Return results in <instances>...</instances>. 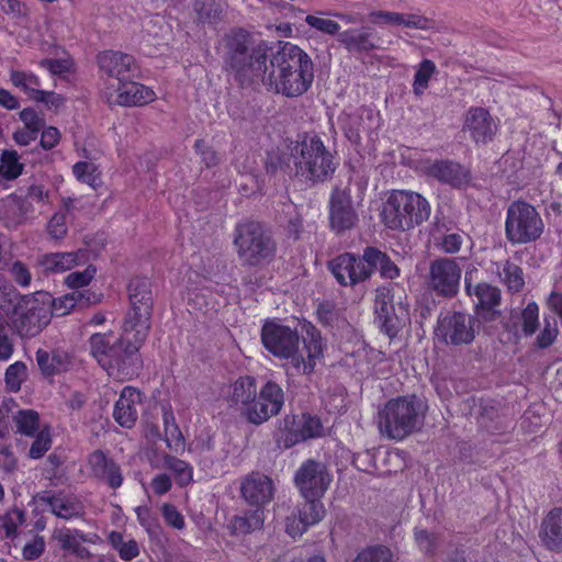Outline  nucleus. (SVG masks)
<instances>
[{
	"label": "nucleus",
	"mask_w": 562,
	"mask_h": 562,
	"mask_svg": "<svg viewBox=\"0 0 562 562\" xmlns=\"http://www.w3.org/2000/svg\"><path fill=\"white\" fill-rule=\"evenodd\" d=\"M276 44L256 38L243 27H233L221 40L223 69L240 87L262 82Z\"/></svg>",
	"instance_id": "nucleus-1"
},
{
	"label": "nucleus",
	"mask_w": 562,
	"mask_h": 562,
	"mask_svg": "<svg viewBox=\"0 0 562 562\" xmlns=\"http://www.w3.org/2000/svg\"><path fill=\"white\" fill-rule=\"evenodd\" d=\"M304 328L302 348L297 331L290 326L278 321H267L261 328L263 347L274 357L288 360L296 374L314 372L316 360L323 357L324 351L321 331L312 324Z\"/></svg>",
	"instance_id": "nucleus-2"
},
{
	"label": "nucleus",
	"mask_w": 562,
	"mask_h": 562,
	"mask_svg": "<svg viewBox=\"0 0 562 562\" xmlns=\"http://www.w3.org/2000/svg\"><path fill=\"white\" fill-rule=\"evenodd\" d=\"M314 78L315 65L304 49L291 42L276 43L263 85L283 97L297 98L312 88Z\"/></svg>",
	"instance_id": "nucleus-3"
},
{
	"label": "nucleus",
	"mask_w": 562,
	"mask_h": 562,
	"mask_svg": "<svg viewBox=\"0 0 562 562\" xmlns=\"http://www.w3.org/2000/svg\"><path fill=\"white\" fill-rule=\"evenodd\" d=\"M145 340H138L136 331L126 333L124 323L122 334L113 331L93 334L89 339L91 355L109 372L122 379L131 378L142 368L139 348Z\"/></svg>",
	"instance_id": "nucleus-4"
},
{
	"label": "nucleus",
	"mask_w": 562,
	"mask_h": 562,
	"mask_svg": "<svg viewBox=\"0 0 562 562\" xmlns=\"http://www.w3.org/2000/svg\"><path fill=\"white\" fill-rule=\"evenodd\" d=\"M296 176L311 182L322 183L331 179L338 162L316 133H304L292 149Z\"/></svg>",
	"instance_id": "nucleus-5"
},
{
	"label": "nucleus",
	"mask_w": 562,
	"mask_h": 562,
	"mask_svg": "<svg viewBox=\"0 0 562 562\" xmlns=\"http://www.w3.org/2000/svg\"><path fill=\"white\" fill-rule=\"evenodd\" d=\"M431 213L429 202L419 193L393 190L383 204L381 217L393 231H409L426 222Z\"/></svg>",
	"instance_id": "nucleus-6"
},
{
	"label": "nucleus",
	"mask_w": 562,
	"mask_h": 562,
	"mask_svg": "<svg viewBox=\"0 0 562 562\" xmlns=\"http://www.w3.org/2000/svg\"><path fill=\"white\" fill-rule=\"evenodd\" d=\"M422 401L415 396H400L390 400L379 413L380 432L393 440H402L423 425Z\"/></svg>",
	"instance_id": "nucleus-7"
},
{
	"label": "nucleus",
	"mask_w": 562,
	"mask_h": 562,
	"mask_svg": "<svg viewBox=\"0 0 562 562\" xmlns=\"http://www.w3.org/2000/svg\"><path fill=\"white\" fill-rule=\"evenodd\" d=\"M237 254L249 266L269 263L277 252L271 234L258 222L239 224L235 228Z\"/></svg>",
	"instance_id": "nucleus-8"
},
{
	"label": "nucleus",
	"mask_w": 562,
	"mask_h": 562,
	"mask_svg": "<svg viewBox=\"0 0 562 562\" xmlns=\"http://www.w3.org/2000/svg\"><path fill=\"white\" fill-rule=\"evenodd\" d=\"M544 231L543 221L530 203L516 200L506 210L505 236L512 245H525L538 240Z\"/></svg>",
	"instance_id": "nucleus-9"
},
{
	"label": "nucleus",
	"mask_w": 562,
	"mask_h": 562,
	"mask_svg": "<svg viewBox=\"0 0 562 562\" xmlns=\"http://www.w3.org/2000/svg\"><path fill=\"white\" fill-rule=\"evenodd\" d=\"M131 310L124 317V330L136 331L138 340H146L150 329L153 312L151 282L148 278H133L127 285Z\"/></svg>",
	"instance_id": "nucleus-10"
},
{
	"label": "nucleus",
	"mask_w": 562,
	"mask_h": 562,
	"mask_svg": "<svg viewBox=\"0 0 562 562\" xmlns=\"http://www.w3.org/2000/svg\"><path fill=\"white\" fill-rule=\"evenodd\" d=\"M324 427L317 416L303 414H286L278 419L273 431V440L279 449L288 450L308 439L322 437Z\"/></svg>",
	"instance_id": "nucleus-11"
},
{
	"label": "nucleus",
	"mask_w": 562,
	"mask_h": 562,
	"mask_svg": "<svg viewBox=\"0 0 562 562\" xmlns=\"http://www.w3.org/2000/svg\"><path fill=\"white\" fill-rule=\"evenodd\" d=\"M374 314L380 330L390 338L396 337L409 321L408 305L402 301L394 302V295L386 286L375 291Z\"/></svg>",
	"instance_id": "nucleus-12"
},
{
	"label": "nucleus",
	"mask_w": 562,
	"mask_h": 562,
	"mask_svg": "<svg viewBox=\"0 0 562 562\" xmlns=\"http://www.w3.org/2000/svg\"><path fill=\"white\" fill-rule=\"evenodd\" d=\"M476 319L463 312L440 314L435 327L436 337L446 345H470L476 337Z\"/></svg>",
	"instance_id": "nucleus-13"
},
{
	"label": "nucleus",
	"mask_w": 562,
	"mask_h": 562,
	"mask_svg": "<svg viewBox=\"0 0 562 562\" xmlns=\"http://www.w3.org/2000/svg\"><path fill=\"white\" fill-rule=\"evenodd\" d=\"M477 272L475 268L465 271L464 290L474 304L476 316L484 322H494L501 316L498 307L502 302V293L497 286L487 282L473 283V276Z\"/></svg>",
	"instance_id": "nucleus-14"
},
{
	"label": "nucleus",
	"mask_w": 562,
	"mask_h": 562,
	"mask_svg": "<svg viewBox=\"0 0 562 562\" xmlns=\"http://www.w3.org/2000/svg\"><path fill=\"white\" fill-rule=\"evenodd\" d=\"M331 481L327 465L315 459L303 461L293 476V484L302 498L324 497Z\"/></svg>",
	"instance_id": "nucleus-15"
},
{
	"label": "nucleus",
	"mask_w": 562,
	"mask_h": 562,
	"mask_svg": "<svg viewBox=\"0 0 562 562\" xmlns=\"http://www.w3.org/2000/svg\"><path fill=\"white\" fill-rule=\"evenodd\" d=\"M462 269L453 258L440 257L429 265L427 285L437 296L452 299L459 293Z\"/></svg>",
	"instance_id": "nucleus-16"
},
{
	"label": "nucleus",
	"mask_w": 562,
	"mask_h": 562,
	"mask_svg": "<svg viewBox=\"0 0 562 562\" xmlns=\"http://www.w3.org/2000/svg\"><path fill=\"white\" fill-rule=\"evenodd\" d=\"M284 402L285 394L282 387L269 380L259 389L254 405L245 411V416L250 424L261 425L279 415Z\"/></svg>",
	"instance_id": "nucleus-17"
},
{
	"label": "nucleus",
	"mask_w": 562,
	"mask_h": 562,
	"mask_svg": "<svg viewBox=\"0 0 562 562\" xmlns=\"http://www.w3.org/2000/svg\"><path fill=\"white\" fill-rule=\"evenodd\" d=\"M328 220L329 227L336 235H344L357 226L359 215L349 189H333L328 201Z\"/></svg>",
	"instance_id": "nucleus-18"
},
{
	"label": "nucleus",
	"mask_w": 562,
	"mask_h": 562,
	"mask_svg": "<svg viewBox=\"0 0 562 562\" xmlns=\"http://www.w3.org/2000/svg\"><path fill=\"white\" fill-rule=\"evenodd\" d=\"M52 317L53 312L49 305L33 300L15 311L13 325L22 338H32L50 323Z\"/></svg>",
	"instance_id": "nucleus-19"
},
{
	"label": "nucleus",
	"mask_w": 562,
	"mask_h": 562,
	"mask_svg": "<svg viewBox=\"0 0 562 562\" xmlns=\"http://www.w3.org/2000/svg\"><path fill=\"white\" fill-rule=\"evenodd\" d=\"M368 262L362 256L341 254L328 262V270L342 286H355L370 278Z\"/></svg>",
	"instance_id": "nucleus-20"
},
{
	"label": "nucleus",
	"mask_w": 562,
	"mask_h": 562,
	"mask_svg": "<svg viewBox=\"0 0 562 562\" xmlns=\"http://www.w3.org/2000/svg\"><path fill=\"white\" fill-rule=\"evenodd\" d=\"M274 492L272 479L263 473L251 472L240 479V497L252 508L263 510L273 501Z\"/></svg>",
	"instance_id": "nucleus-21"
},
{
	"label": "nucleus",
	"mask_w": 562,
	"mask_h": 562,
	"mask_svg": "<svg viewBox=\"0 0 562 562\" xmlns=\"http://www.w3.org/2000/svg\"><path fill=\"white\" fill-rule=\"evenodd\" d=\"M323 497L303 498L304 502L296 506V510L286 518L285 530L289 536L295 538L302 536L310 527L321 522L326 509Z\"/></svg>",
	"instance_id": "nucleus-22"
},
{
	"label": "nucleus",
	"mask_w": 562,
	"mask_h": 562,
	"mask_svg": "<svg viewBox=\"0 0 562 562\" xmlns=\"http://www.w3.org/2000/svg\"><path fill=\"white\" fill-rule=\"evenodd\" d=\"M35 499L46 504L53 515L65 520L81 518L86 513L82 501L74 493L47 490L37 493Z\"/></svg>",
	"instance_id": "nucleus-23"
},
{
	"label": "nucleus",
	"mask_w": 562,
	"mask_h": 562,
	"mask_svg": "<svg viewBox=\"0 0 562 562\" xmlns=\"http://www.w3.org/2000/svg\"><path fill=\"white\" fill-rule=\"evenodd\" d=\"M91 477L100 484L115 491L123 485L124 475L121 465L100 449L91 452L87 460Z\"/></svg>",
	"instance_id": "nucleus-24"
},
{
	"label": "nucleus",
	"mask_w": 562,
	"mask_h": 562,
	"mask_svg": "<svg viewBox=\"0 0 562 562\" xmlns=\"http://www.w3.org/2000/svg\"><path fill=\"white\" fill-rule=\"evenodd\" d=\"M424 172L452 188H463L470 182V171L459 162L449 159L424 161Z\"/></svg>",
	"instance_id": "nucleus-25"
},
{
	"label": "nucleus",
	"mask_w": 562,
	"mask_h": 562,
	"mask_svg": "<svg viewBox=\"0 0 562 562\" xmlns=\"http://www.w3.org/2000/svg\"><path fill=\"white\" fill-rule=\"evenodd\" d=\"M97 63L103 74L117 79L120 83L131 79L138 71L134 56L123 52H101L97 56Z\"/></svg>",
	"instance_id": "nucleus-26"
},
{
	"label": "nucleus",
	"mask_w": 562,
	"mask_h": 562,
	"mask_svg": "<svg viewBox=\"0 0 562 562\" xmlns=\"http://www.w3.org/2000/svg\"><path fill=\"white\" fill-rule=\"evenodd\" d=\"M379 127V114L371 109H360L357 113L346 114L341 119V128L353 145H361L362 134L371 137Z\"/></svg>",
	"instance_id": "nucleus-27"
},
{
	"label": "nucleus",
	"mask_w": 562,
	"mask_h": 562,
	"mask_svg": "<svg viewBox=\"0 0 562 562\" xmlns=\"http://www.w3.org/2000/svg\"><path fill=\"white\" fill-rule=\"evenodd\" d=\"M463 131L469 133L475 144H487L493 140L497 132V124L487 110L475 106L470 108L467 112Z\"/></svg>",
	"instance_id": "nucleus-28"
},
{
	"label": "nucleus",
	"mask_w": 562,
	"mask_h": 562,
	"mask_svg": "<svg viewBox=\"0 0 562 562\" xmlns=\"http://www.w3.org/2000/svg\"><path fill=\"white\" fill-rule=\"evenodd\" d=\"M142 402V394L132 386H125L115 402L113 418L115 422L127 429L135 426L138 418L137 405Z\"/></svg>",
	"instance_id": "nucleus-29"
},
{
	"label": "nucleus",
	"mask_w": 562,
	"mask_h": 562,
	"mask_svg": "<svg viewBox=\"0 0 562 562\" xmlns=\"http://www.w3.org/2000/svg\"><path fill=\"white\" fill-rule=\"evenodd\" d=\"M59 547L64 551L70 552L78 559H90L92 553L82 542L95 543L98 536L95 533H85L79 529L63 528L55 533Z\"/></svg>",
	"instance_id": "nucleus-30"
},
{
	"label": "nucleus",
	"mask_w": 562,
	"mask_h": 562,
	"mask_svg": "<svg viewBox=\"0 0 562 562\" xmlns=\"http://www.w3.org/2000/svg\"><path fill=\"white\" fill-rule=\"evenodd\" d=\"M88 259L87 250L79 249L70 252L46 254L40 259V265L46 272H64L85 262Z\"/></svg>",
	"instance_id": "nucleus-31"
},
{
	"label": "nucleus",
	"mask_w": 562,
	"mask_h": 562,
	"mask_svg": "<svg viewBox=\"0 0 562 562\" xmlns=\"http://www.w3.org/2000/svg\"><path fill=\"white\" fill-rule=\"evenodd\" d=\"M117 91L116 102L124 106H140L155 98V92L150 88L130 79L121 82Z\"/></svg>",
	"instance_id": "nucleus-32"
},
{
	"label": "nucleus",
	"mask_w": 562,
	"mask_h": 562,
	"mask_svg": "<svg viewBox=\"0 0 562 562\" xmlns=\"http://www.w3.org/2000/svg\"><path fill=\"white\" fill-rule=\"evenodd\" d=\"M338 41L350 53H368L376 48L374 34L366 27L338 33Z\"/></svg>",
	"instance_id": "nucleus-33"
},
{
	"label": "nucleus",
	"mask_w": 562,
	"mask_h": 562,
	"mask_svg": "<svg viewBox=\"0 0 562 562\" xmlns=\"http://www.w3.org/2000/svg\"><path fill=\"white\" fill-rule=\"evenodd\" d=\"M540 535L548 549L562 552V507L553 508L543 518Z\"/></svg>",
	"instance_id": "nucleus-34"
},
{
	"label": "nucleus",
	"mask_w": 562,
	"mask_h": 562,
	"mask_svg": "<svg viewBox=\"0 0 562 562\" xmlns=\"http://www.w3.org/2000/svg\"><path fill=\"white\" fill-rule=\"evenodd\" d=\"M363 259L368 262L366 267L369 269L370 277L375 270L385 279L393 280L400 276L398 267L385 252L375 247H366L363 249Z\"/></svg>",
	"instance_id": "nucleus-35"
},
{
	"label": "nucleus",
	"mask_w": 562,
	"mask_h": 562,
	"mask_svg": "<svg viewBox=\"0 0 562 562\" xmlns=\"http://www.w3.org/2000/svg\"><path fill=\"white\" fill-rule=\"evenodd\" d=\"M35 359L41 372L45 376H52L65 372L70 366V358L68 353L58 349L53 351L38 349L35 353Z\"/></svg>",
	"instance_id": "nucleus-36"
},
{
	"label": "nucleus",
	"mask_w": 562,
	"mask_h": 562,
	"mask_svg": "<svg viewBox=\"0 0 562 562\" xmlns=\"http://www.w3.org/2000/svg\"><path fill=\"white\" fill-rule=\"evenodd\" d=\"M265 522L263 510L254 508L244 515H235L228 522V529L234 536L251 533L262 528Z\"/></svg>",
	"instance_id": "nucleus-37"
},
{
	"label": "nucleus",
	"mask_w": 562,
	"mask_h": 562,
	"mask_svg": "<svg viewBox=\"0 0 562 562\" xmlns=\"http://www.w3.org/2000/svg\"><path fill=\"white\" fill-rule=\"evenodd\" d=\"M257 392L255 378L250 375L240 376L232 386L229 400L234 405H240L246 411L254 405Z\"/></svg>",
	"instance_id": "nucleus-38"
},
{
	"label": "nucleus",
	"mask_w": 562,
	"mask_h": 562,
	"mask_svg": "<svg viewBox=\"0 0 562 562\" xmlns=\"http://www.w3.org/2000/svg\"><path fill=\"white\" fill-rule=\"evenodd\" d=\"M291 156L280 148H271L266 151L263 169L268 176L284 177L291 170Z\"/></svg>",
	"instance_id": "nucleus-39"
},
{
	"label": "nucleus",
	"mask_w": 562,
	"mask_h": 562,
	"mask_svg": "<svg viewBox=\"0 0 562 562\" xmlns=\"http://www.w3.org/2000/svg\"><path fill=\"white\" fill-rule=\"evenodd\" d=\"M445 225H436L434 239L436 246L445 254H456L461 249L463 236L458 232L443 231Z\"/></svg>",
	"instance_id": "nucleus-40"
},
{
	"label": "nucleus",
	"mask_w": 562,
	"mask_h": 562,
	"mask_svg": "<svg viewBox=\"0 0 562 562\" xmlns=\"http://www.w3.org/2000/svg\"><path fill=\"white\" fill-rule=\"evenodd\" d=\"M162 462L164 467L173 473L178 485L187 486L192 482L193 468L190 463L170 454H166Z\"/></svg>",
	"instance_id": "nucleus-41"
},
{
	"label": "nucleus",
	"mask_w": 562,
	"mask_h": 562,
	"mask_svg": "<svg viewBox=\"0 0 562 562\" xmlns=\"http://www.w3.org/2000/svg\"><path fill=\"white\" fill-rule=\"evenodd\" d=\"M193 8L201 23L216 24L223 19L222 4L216 0H195Z\"/></svg>",
	"instance_id": "nucleus-42"
},
{
	"label": "nucleus",
	"mask_w": 562,
	"mask_h": 562,
	"mask_svg": "<svg viewBox=\"0 0 562 562\" xmlns=\"http://www.w3.org/2000/svg\"><path fill=\"white\" fill-rule=\"evenodd\" d=\"M16 432L33 437L40 427V415L33 409H20L13 416Z\"/></svg>",
	"instance_id": "nucleus-43"
},
{
	"label": "nucleus",
	"mask_w": 562,
	"mask_h": 562,
	"mask_svg": "<svg viewBox=\"0 0 562 562\" xmlns=\"http://www.w3.org/2000/svg\"><path fill=\"white\" fill-rule=\"evenodd\" d=\"M351 562H395L393 551L384 544H372L361 549Z\"/></svg>",
	"instance_id": "nucleus-44"
},
{
	"label": "nucleus",
	"mask_w": 562,
	"mask_h": 562,
	"mask_svg": "<svg viewBox=\"0 0 562 562\" xmlns=\"http://www.w3.org/2000/svg\"><path fill=\"white\" fill-rule=\"evenodd\" d=\"M437 71L435 63L430 59H423L414 75L413 92L415 95L420 97L429 87V81L434 74Z\"/></svg>",
	"instance_id": "nucleus-45"
},
{
	"label": "nucleus",
	"mask_w": 562,
	"mask_h": 562,
	"mask_svg": "<svg viewBox=\"0 0 562 562\" xmlns=\"http://www.w3.org/2000/svg\"><path fill=\"white\" fill-rule=\"evenodd\" d=\"M498 274L507 289L512 292H519L525 285L522 269L509 260L503 263L502 270H498Z\"/></svg>",
	"instance_id": "nucleus-46"
},
{
	"label": "nucleus",
	"mask_w": 562,
	"mask_h": 562,
	"mask_svg": "<svg viewBox=\"0 0 562 562\" xmlns=\"http://www.w3.org/2000/svg\"><path fill=\"white\" fill-rule=\"evenodd\" d=\"M25 521V512L16 506L11 507L0 515V527L4 530L5 538H15L18 528Z\"/></svg>",
	"instance_id": "nucleus-47"
},
{
	"label": "nucleus",
	"mask_w": 562,
	"mask_h": 562,
	"mask_svg": "<svg viewBox=\"0 0 562 562\" xmlns=\"http://www.w3.org/2000/svg\"><path fill=\"white\" fill-rule=\"evenodd\" d=\"M23 171L15 150L4 149L0 156V176L5 180L16 179Z\"/></svg>",
	"instance_id": "nucleus-48"
},
{
	"label": "nucleus",
	"mask_w": 562,
	"mask_h": 562,
	"mask_svg": "<svg viewBox=\"0 0 562 562\" xmlns=\"http://www.w3.org/2000/svg\"><path fill=\"white\" fill-rule=\"evenodd\" d=\"M11 82L22 89L32 100H35L34 92H41L36 87L41 86L40 78L33 72L12 70L10 74Z\"/></svg>",
	"instance_id": "nucleus-49"
},
{
	"label": "nucleus",
	"mask_w": 562,
	"mask_h": 562,
	"mask_svg": "<svg viewBox=\"0 0 562 562\" xmlns=\"http://www.w3.org/2000/svg\"><path fill=\"white\" fill-rule=\"evenodd\" d=\"M72 172L76 179L82 183L97 189L102 184L98 167L88 161H78L72 166Z\"/></svg>",
	"instance_id": "nucleus-50"
},
{
	"label": "nucleus",
	"mask_w": 562,
	"mask_h": 562,
	"mask_svg": "<svg viewBox=\"0 0 562 562\" xmlns=\"http://www.w3.org/2000/svg\"><path fill=\"white\" fill-rule=\"evenodd\" d=\"M165 437L169 449L179 451L184 446V438L172 414H164Z\"/></svg>",
	"instance_id": "nucleus-51"
},
{
	"label": "nucleus",
	"mask_w": 562,
	"mask_h": 562,
	"mask_svg": "<svg viewBox=\"0 0 562 562\" xmlns=\"http://www.w3.org/2000/svg\"><path fill=\"white\" fill-rule=\"evenodd\" d=\"M7 431L0 427V472L13 473L18 468V459L12 446L5 439Z\"/></svg>",
	"instance_id": "nucleus-52"
},
{
	"label": "nucleus",
	"mask_w": 562,
	"mask_h": 562,
	"mask_svg": "<svg viewBox=\"0 0 562 562\" xmlns=\"http://www.w3.org/2000/svg\"><path fill=\"white\" fill-rule=\"evenodd\" d=\"M26 376V366L22 361L10 364L4 374L7 387L11 392H18Z\"/></svg>",
	"instance_id": "nucleus-53"
},
{
	"label": "nucleus",
	"mask_w": 562,
	"mask_h": 562,
	"mask_svg": "<svg viewBox=\"0 0 562 562\" xmlns=\"http://www.w3.org/2000/svg\"><path fill=\"white\" fill-rule=\"evenodd\" d=\"M46 232L52 239H63L68 232L67 218L65 212L57 211L53 214L46 225Z\"/></svg>",
	"instance_id": "nucleus-54"
},
{
	"label": "nucleus",
	"mask_w": 562,
	"mask_h": 562,
	"mask_svg": "<svg viewBox=\"0 0 562 562\" xmlns=\"http://www.w3.org/2000/svg\"><path fill=\"white\" fill-rule=\"evenodd\" d=\"M522 331L525 336H531L539 327V307L530 302L521 312Z\"/></svg>",
	"instance_id": "nucleus-55"
},
{
	"label": "nucleus",
	"mask_w": 562,
	"mask_h": 562,
	"mask_svg": "<svg viewBox=\"0 0 562 562\" xmlns=\"http://www.w3.org/2000/svg\"><path fill=\"white\" fill-rule=\"evenodd\" d=\"M97 269L93 266H88L82 271H74L66 278V284L75 290H79L88 285L94 278Z\"/></svg>",
	"instance_id": "nucleus-56"
},
{
	"label": "nucleus",
	"mask_w": 562,
	"mask_h": 562,
	"mask_svg": "<svg viewBox=\"0 0 562 562\" xmlns=\"http://www.w3.org/2000/svg\"><path fill=\"white\" fill-rule=\"evenodd\" d=\"M558 333L555 318H544V326L536 338V346L540 349L550 347L557 339Z\"/></svg>",
	"instance_id": "nucleus-57"
},
{
	"label": "nucleus",
	"mask_w": 562,
	"mask_h": 562,
	"mask_svg": "<svg viewBox=\"0 0 562 562\" xmlns=\"http://www.w3.org/2000/svg\"><path fill=\"white\" fill-rule=\"evenodd\" d=\"M52 438L49 431L43 429L37 432L34 441L32 442L29 450V457L31 459H40L49 450Z\"/></svg>",
	"instance_id": "nucleus-58"
},
{
	"label": "nucleus",
	"mask_w": 562,
	"mask_h": 562,
	"mask_svg": "<svg viewBox=\"0 0 562 562\" xmlns=\"http://www.w3.org/2000/svg\"><path fill=\"white\" fill-rule=\"evenodd\" d=\"M305 22L311 27L328 35H335L340 30V25L336 21L317 15H306Z\"/></svg>",
	"instance_id": "nucleus-59"
},
{
	"label": "nucleus",
	"mask_w": 562,
	"mask_h": 562,
	"mask_svg": "<svg viewBox=\"0 0 562 562\" xmlns=\"http://www.w3.org/2000/svg\"><path fill=\"white\" fill-rule=\"evenodd\" d=\"M46 304L50 306L53 316L57 317L64 316L77 307L76 299L72 292L64 296L53 299L49 303Z\"/></svg>",
	"instance_id": "nucleus-60"
},
{
	"label": "nucleus",
	"mask_w": 562,
	"mask_h": 562,
	"mask_svg": "<svg viewBox=\"0 0 562 562\" xmlns=\"http://www.w3.org/2000/svg\"><path fill=\"white\" fill-rule=\"evenodd\" d=\"M369 19L376 25L401 26V22H403V13L379 10L370 12Z\"/></svg>",
	"instance_id": "nucleus-61"
},
{
	"label": "nucleus",
	"mask_w": 562,
	"mask_h": 562,
	"mask_svg": "<svg viewBox=\"0 0 562 562\" xmlns=\"http://www.w3.org/2000/svg\"><path fill=\"white\" fill-rule=\"evenodd\" d=\"M20 120L24 124V128L40 133L45 126V120L33 108H25L19 113Z\"/></svg>",
	"instance_id": "nucleus-62"
},
{
	"label": "nucleus",
	"mask_w": 562,
	"mask_h": 562,
	"mask_svg": "<svg viewBox=\"0 0 562 562\" xmlns=\"http://www.w3.org/2000/svg\"><path fill=\"white\" fill-rule=\"evenodd\" d=\"M40 67L47 69L53 76H63L71 71L72 63L69 59L44 58L38 63Z\"/></svg>",
	"instance_id": "nucleus-63"
},
{
	"label": "nucleus",
	"mask_w": 562,
	"mask_h": 562,
	"mask_svg": "<svg viewBox=\"0 0 562 562\" xmlns=\"http://www.w3.org/2000/svg\"><path fill=\"white\" fill-rule=\"evenodd\" d=\"M9 273L16 284L26 288L31 284V272L25 263L20 260L14 261L9 267Z\"/></svg>",
	"instance_id": "nucleus-64"
}]
</instances>
